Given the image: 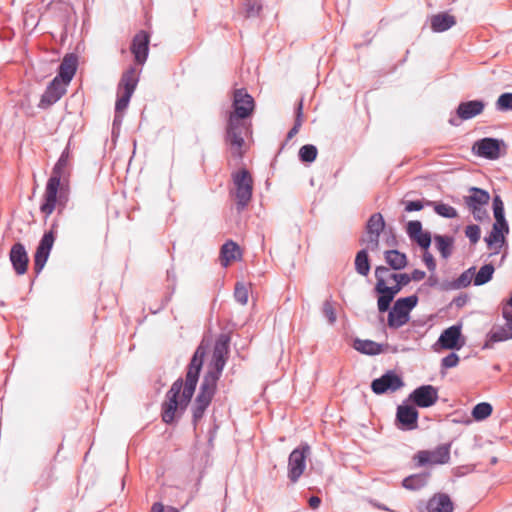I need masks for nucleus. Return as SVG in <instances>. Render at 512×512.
Wrapping results in <instances>:
<instances>
[{
  "instance_id": "nucleus-39",
  "label": "nucleus",
  "mask_w": 512,
  "mask_h": 512,
  "mask_svg": "<svg viewBox=\"0 0 512 512\" xmlns=\"http://www.w3.org/2000/svg\"><path fill=\"white\" fill-rule=\"evenodd\" d=\"M475 274V267H471L464 271L452 284V288L459 289L467 287Z\"/></svg>"
},
{
  "instance_id": "nucleus-63",
  "label": "nucleus",
  "mask_w": 512,
  "mask_h": 512,
  "mask_svg": "<svg viewBox=\"0 0 512 512\" xmlns=\"http://www.w3.org/2000/svg\"><path fill=\"white\" fill-rule=\"evenodd\" d=\"M377 507L384 511H390V509L388 507H386L385 505H378Z\"/></svg>"
},
{
  "instance_id": "nucleus-27",
  "label": "nucleus",
  "mask_w": 512,
  "mask_h": 512,
  "mask_svg": "<svg viewBox=\"0 0 512 512\" xmlns=\"http://www.w3.org/2000/svg\"><path fill=\"white\" fill-rule=\"evenodd\" d=\"M471 193L469 196L464 197V202L467 207L472 206H486L490 200V195L486 190L471 187L469 189Z\"/></svg>"
},
{
  "instance_id": "nucleus-40",
  "label": "nucleus",
  "mask_w": 512,
  "mask_h": 512,
  "mask_svg": "<svg viewBox=\"0 0 512 512\" xmlns=\"http://www.w3.org/2000/svg\"><path fill=\"white\" fill-rule=\"evenodd\" d=\"M303 123V100H300L296 107V118L293 127L287 134L288 139H292L299 131Z\"/></svg>"
},
{
  "instance_id": "nucleus-10",
  "label": "nucleus",
  "mask_w": 512,
  "mask_h": 512,
  "mask_svg": "<svg viewBox=\"0 0 512 512\" xmlns=\"http://www.w3.org/2000/svg\"><path fill=\"white\" fill-rule=\"evenodd\" d=\"M438 398V389L436 387L432 385H422L409 394L408 400L420 408H428L433 406Z\"/></svg>"
},
{
  "instance_id": "nucleus-9",
  "label": "nucleus",
  "mask_w": 512,
  "mask_h": 512,
  "mask_svg": "<svg viewBox=\"0 0 512 512\" xmlns=\"http://www.w3.org/2000/svg\"><path fill=\"white\" fill-rule=\"evenodd\" d=\"M385 228V221L380 213H374L370 216L366 225V236L361 239V244L367 245L370 251H376L379 248V237Z\"/></svg>"
},
{
  "instance_id": "nucleus-2",
  "label": "nucleus",
  "mask_w": 512,
  "mask_h": 512,
  "mask_svg": "<svg viewBox=\"0 0 512 512\" xmlns=\"http://www.w3.org/2000/svg\"><path fill=\"white\" fill-rule=\"evenodd\" d=\"M234 111L230 113L226 129V141L235 156H242L244 144L243 132L246 130L244 119L254 109V99L244 89H236L233 97Z\"/></svg>"
},
{
  "instance_id": "nucleus-15",
  "label": "nucleus",
  "mask_w": 512,
  "mask_h": 512,
  "mask_svg": "<svg viewBox=\"0 0 512 512\" xmlns=\"http://www.w3.org/2000/svg\"><path fill=\"white\" fill-rule=\"evenodd\" d=\"M419 413L412 405L402 404L397 407L396 422L398 427L404 431H411L418 428Z\"/></svg>"
},
{
  "instance_id": "nucleus-46",
  "label": "nucleus",
  "mask_w": 512,
  "mask_h": 512,
  "mask_svg": "<svg viewBox=\"0 0 512 512\" xmlns=\"http://www.w3.org/2000/svg\"><path fill=\"white\" fill-rule=\"evenodd\" d=\"M411 240L416 242L421 248L427 250L431 245V234L427 231H422Z\"/></svg>"
},
{
  "instance_id": "nucleus-26",
  "label": "nucleus",
  "mask_w": 512,
  "mask_h": 512,
  "mask_svg": "<svg viewBox=\"0 0 512 512\" xmlns=\"http://www.w3.org/2000/svg\"><path fill=\"white\" fill-rule=\"evenodd\" d=\"M138 80L139 79H138L136 69L133 67H130L123 73V75L121 77L120 83L118 85L119 92L123 91L126 93L133 94L136 89V86L138 84Z\"/></svg>"
},
{
  "instance_id": "nucleus-44",
  "label": "nucleus",
  "mask_w": 512,
  "mask_h": 512,
  "mask_svg": "<svg viewBox=\"0 0 512 512\" xmlns=\"http://www.w3.org/2000/svg\"><path fill=\"white\" fill-rule=\"evenodd\" d=\"M235 300L241 305L248 302V288L243 283H237L234 290Z\"/></svg>"
},
{
  "instance_id": "nucleus-6",
  "label": "nucleus",
  "mask_w": 512,
  "mask_h": 512,
  "mask_svg": "<svg viewBox=\"0 0 512 512\" xmlns=\"http://www.w3.org/2000/svg\"><path fill=\"white\" fill-rule=\"evenodd\" d=\"M217 384L208 380H202L199 392L192 405V420L196 425L204 416L206 409L211 404L215 395Z\"/></svg>"
},
{
  "instance_id": "nucleus-30",
  "label": "nucleus",
  "mask_w": 512,
  "mask_h": 512,
  "mask_svg": "<svg viewBox=\"0 0 512 512\" xmlns=\"http://www.w3.org/2000/svg\"><path fill=\"white\" fill-rule=\"evenodd\" d=\"M492 342H502L512 339V322L506 321L502 326H495L488 334Z\"/></svg>"
},
{
  "instance_id": "nucleus-25",
  "label": "nucleus",
  "mask_w": 512,
  "mask_h": 512,
  "mask_svg": "<svg viewBox=\"0 0 512 512\" xmlns=\"http://www.w3.org/2000/svg\"><path fill=\"white\" fill-rule=\"evenodd\" d=\"M455 24V17L448 13H439L431 18V29L437 33L447 31Z\"/></svg>"
},
{
  "instance_id": "nucleus-41",
  "label": "nucleus",
  "mask_w": 512,
  "mask_h": 512,
  "mask_svg": "<svg viewBox=\"0 0 512 512\" xmlns=\"http://www.w3.org/2000/svg\"><path fill=\"white\" fill-rule=\"evenodd\" d=\"M495 109L500 112L512 111V93L501 94L495 102Z\"/></svg>"
},
{
  "instance_id": "nucleus-24",
  "label": "nucleus",
  "mask_w": 512,
  "mask_h": 512,
  "mask_svg": "<svg viewBox=\"0 0 512 512\" xmlns=\"http://www.w3.org/2000/svg\"><path fill=\"white\" fill-rule=\"evenodd\" d=\"M374 291L379 294L378 300H377V306L379 312H386L391 302L394 300V296L391 293L387 292L386 289V282L382 279H379V282H376Z\"/></svg>"
},
{
  "instance_id": "nucleus-1",
  "label": "nucleus",
  "mask_w": 512,
  "mask_h": 512,
  "mask_svg": "<svg viewBox=\"0 0 512 512\" xmlns=\"http://www.w3.org/2000/svg\"><path fill=\"white\" fill-rule=\"evenodd\" d=\"M207 349L208 344L202 341L188 365L185 382L182 378H178L167 391L166 399L162 403L161 412L164 423H173L177 418V414L183 413L191 402Z\"/></svg>"
},
{
  "instance_id": "nucleus-60",
  "label": "nucleus",
  "mask_w": 512,
  "mask_h": 512,
  "mask_svg": "<svg viewBox=\"0 0 512 512\" xmlns=\"http://www.w3.org/2000/svg\"><path fill=\"white\" fill-rule=\"evenodd\" d=\"M386 289L387 292L391 293L394 297L402 290V288L397 283H395L393 286L386 285Z\"/></svg>"
},
{
  "instance_id": "nucleus-5",
  "label": "nucleus",
  "mask_w": 512,
  "mask_h": 512,
  "mask_svg": "<svg viewBox=\"0 0 512 512\" xmlns=\"http://www.w3.org/2000/svg\"><path fill=\"white\" fill-rule=\"evenodd\" d=\"M417 295L399 298L388 313V326L398 329L410 320V312L417 305Z\"/></svg>"
},
{
  "instance_id": "nucleus-12",
  "label": "nucleus",
  "mask_w": 512,
  "mask_h": 512,
  "mask_svg": "<svg viewBox=\"0 0 512 512\" xmlns=\"http://www.w3.org/2000/svg\"><path fill=\"white\" fill-rule=\"evenodd\" d=\"M404 386V382L395 372L388 371L380 378L372 381L371 389L375 394L395 392Z\"/></svg>"
},
{
  "instance_id": "nucleus-35",
  "label": "nucleus",
  "mask_w": 512,
  "mask_h": 512,
  "mask_svg": "<svg viewBox=\"0 0 512 512\" xmlns=\"http://www.w3.org/2000/svg\"><path fill=\"white\" fill-rule=\"evenodd\" d=\"M494 271L495 269L492 264L483 265L479 271L474 274V285L481 286L489 282L492 279Z\"/></svg>"
},
{
  "instance_id": "nucleus-11",
  "label": "nucleus",
  "mask_w": 512,
  "mask_h": 512,
  "mask_svg": "<svg viewBox=\"0 0 512 512\" xmlns=\"http://www.w3.org/2000/svg\"><path fill=\"white\" fill-rule=\"evenodd\" d=\"M54 242L55 234L53 230L46 232L41 238L34 255V269L36 274H39L44 268Z\"/></svg>"
},
{
  "instance_id": "nucleus-16",
  "label": "nucleus",
  "mask_w": 512,
  "mask_h": 512,
  "mask_svg": "<svg viewBox=\"0 0 512 512\" xmlns=\"http://www.w3.org/2000/svg\"><path fill=\"white\" fill-rule=\"evenodd\" d=\"M65 92L66 85L59 80V77H55L43 93L40 99L39 107L42 109L50 107L56 103L64 95Z\"/></svg>"
},
{
  "instance_id": "nucleus-50",
  "label": "nucleus",
  "mask_w": 512,
  "mask_h": 512,
  "mask_svg": "<svg viewBox=\"0 0 512 512\" xmlns=\"http://www.w3.org/2000/svg\"><path fill=\"white\" fill-rule=\"evenodd\" d=\"M458 362H459L458 355L456 353L452 352V353L448 354L447 356H445L441 360V366L446 369L453 368L458 365Z\"/></svg>"
},
{
  "instance_id": "nucleus-42",
  "label": "nucleus",
  "mask_w": 512,
  "mask_h": 512,
  "mask_svg": "<svg viewBox=\"0 0 512 512\" xmlns=\"http://www.w3.org/2000/svg\"><path fill=\"white\" fill-rule=\"evenodd\" d=\"M244 10H245V16L247 18L257 17L259 16L262 5L260 2L256 0H245L244 1Z\"/></svg>"
},
{
  "instance_id": "nucleus-23",
  "label": "nucleus",
  "mask_w": 512,
  "mask_h": 512,
  "mask_svg": "<svg viewBox=\"0 0 512 512\" xmlns=\"http://www.w3.org/2000/svg\"><path fill=\"white\" fill-rule=\"evenodd\" d=\"M428 512H452L453 503L447 494L434 495L427 504Z\"/></svg>"
},
{
  "instance_id": "nucleus-45",
  "label": "nucleus",
  "mask_w": 512,
  "mask_h": 512,
  "mask_svg": "<svg viewBox=\"0 0 512 512\" xmlns=\"http://www.w3.org/2000/svg\"><path fill=\"white\" fill-rule=\"evenodd\" d=\"M132 95L133 94L126 93L123 91L119 92L118 98H117L116 104H115V112L116 113H121L128 107Z\"/></svg>"
},
{
  "instance_id": "nucleus-48",
  "label": "nucleus",
  "mask_w": 512,
  "mask_h": 512,
  "mask_svg": "<svg viewBox=\"0 0 512 512\" xmlns=\"http://www.w3.org/2000/svg\"><path fill=\"white\" fill-rule=\"evenodd\" d=\"M407 234L410 239L420 234L422 230V223L418 220L409 221L407 224Z\"/></svg>"
},
{
  "instance_id": "nucleus-61",
  "label": "nucleus",
  "mask_w": 512,
  "mask_h": 512,
  "mask_svg": "<svg viewBox=\"0 0 512 512\" xmlns=\"http://www.w3.org/2000/svg\"><path fill=\"white\" fill-rule=\"evenodd\" d=\"M121 123H122V115L120 113L115 112L113 128H115L116 126H120Z\"/></svg>"
},
{
  "instance_id": "nucleus-7",
  "label": "nucleus",
  "mask_w": 512,
  "mask_h": 512,
  "mask_svg": "<svg viewBox=\"0 0 512 512\" xmlns=\"http://www.w3.org/2000/svg\"><path fill=\"white\" fill-rule=\"evenodd\" d=\"M233 183L236 188L235 196L237 199V208L244 209L252 198L253 180L246 169H242L232 175Z\"/></svg>"
},
{
  "instance_id": "nucleus-57",
  "label": "nucleus",
  "mask_w": 512,
  "mask_h": 512,
  "mask_svg": "<svg viewBox=\"0 0 512 512\" xmlns=\"http://www.w3.org/2000/svg\"><path fill=\"white\" fill-rule=\"evenodd\" d=\"M426 273L422 270L415 269L412 271V273L409 275L411 278V281H421L425 278Z\"/></svg>"
},
{
  "instance_id": "nucleus-28",
  "label": "nucleus",
  "mask_w": 512,
  "mask_h": 512,
  "mask_svg": "<svg viewBox=\"0 0 512 512\" xmlns=\"http://www.w3.org/2000/svg\"><path fill=\"white\" fill-rule=\"evenodd\" d=\"M386 263L394 270H401L407 266V256L398 250H387L384 252Z\"/></svg>"
},
{
  "instance_id": "nucleus-38",
  "label": "nucleus",
  "mask_w": 512,
  "mask_h": 512,
  "mask_svg": "<svg viewBox=\"0 0 512 512\" xmlns=\"http://www.w3.org/2000/svg\"><path fill=\"white\" fill-rule=\"evenodd\" d=\"M318 154L316 146L312 144H306L299 150V158L302 162L311 163L313 162Z\"/></svg>"
},
{
  "instance_id": "nucleus-18",
  "label": "nucleus",
  "mask_w": 512,
  "mask_h": 512,
  "mask_svg": "<svg viewBox=\"0 0 512 512\" xmlns=\"http://www.w3.org/2000/svg\"><path fill=\"white\" fill-rule=\"evenodd\" d=\"M9 258L13 269L18 275H23L26 273L29 258L26 248L22 243L18 242L12 246Z\"/></svg>"
},
{
  "instance_id": "nucleus-29",
  "label": "nucleus",
  "mask_w": 512,
  "mask_h": 512,
  "mask_svg": "<svg viewBox=\"0 0 512 512\" xmlns=\"http://www.w3.org/2000/svg\"><path fill=\"white\" fill-rule=\"evenodd\" d=\"M353 347L366 355H378L383 352V345L372 340L355 339Z\"/></svg>"
},
{
  "instance_id": "nucleus-43",
  "label": "nucleus",
  "mask_w": 512,
  "mask_h": 512,
  "mask_svg": "<svg viewBox=\"0 0 512 512\" xmlns=\"http://www.w3.org/2000/svg\"><path fill=\"white\" fill-rule=\"evenodd\" d=\"M435 212L445 218H456L458 213L456 209L448 204L439 203L434 206Z\"/></svg>"
},
{
  "instance_id": "nucleus-31",
  "label": "nucleus",
  "mask_w": 512,
  "mask_h": 512,
  "mask_svg": "<svg viewBox=\"0 0 512 512\" xmlns=\"http://www.w3.org/2000/svg\"><path fill=\"white\" fill-rule=\"evenodd\" d=\"M434 242L443 259H447L451 256L454 244L453 237L447 235H435Z\"/></svg>"
},
{
  "instance_id": "nucleus-8",
  "label": "nucleus",
  "mask_w": 512,
  "mask_h": 512,
  "mask_svg": "<svg viewBox=\"0 0 512 512\" xmlns=\"http://www.w3.org/2000/svg\"><path fill=\"white\" fill-rule=\"evenodd\" d=\"M310 454V446L302 444L295 448L288 458V478L296 483L306 468V458Z\"/></svg>"
},
{
  "instance_id": "nucleus-4",
  "label": "nucleus",
  "mask_w": 512,
  "mask_h": 512,
  "mask_svg": "<svg viewBox=\"0 0 512 512\" xmlns=\"http://www.w3.org/2000/svg\"><path fill=\"white\" fill-rule=\"evenodd\" d=\"M229 351L230 336L226 333H221L215 341L212 359L209 364V370L204 375V380H208L217 384L226 365Z\"/></svg>"
},
{
  "instance_id": "nucleus-55",
  "label": "nucleus",
  "mask_w": 512,
  "mask_h": 512,
  "mask_svg": "<svg viewBox=\"0 0 512 512\" xmlns=\"http://www.w3.org/2000/svg\"><path fill=\"white\" fill-rule=\"evenodd\" d=\"M389 269L385 266H377L375 269V278L376 282H379V279H382L386 282V276L389 277Z\"/></svg>"
},
{
  "instance_id": "nucleus-33",
  "label": "nucleus",
  "mask_w": 512,
  "mask_h": 512,
  "mask_svg": "<svg viewBox=\"0 0 512 512\" xmlns=\"http://www.w3.org/2000/svg\"><path fill=\"white\" fill-rule=\"evenodd\" d=\"M428 478V473L410 475L404 478L402 485L408 490H418L426 485Z\"/></svg>"
},
{
  "instance_id": "nucleus-53",
  "label": "nucleus",
  "mask_w": 512,
  "mask_h": 512,
  "mask_svg": "<svg viewBox=\"0 0 512 512\" xmlns=\"http://www.w3.org/2000/svg\"><path fill=\"white\" fill-rule=\"evenodd\" d=\"M403 203L405 204V211L406 212L420 211L424 207L422 201H420V200L405 201Z\"/></svg>"
},
{
  "instance_id": "nucleus-13",
  "label": "nucleus",
  "mask_w": 512,
  "mask_h": 512,
  "mask_svg": "<svg viewBox=\"0 0 512 512\" xmlns=\"http://www.w3.org/2000/svg\"><path fill=\"white\" fill-rule=\"evenodd\" d=\"M415 459L418 466L446 464L450 460V445H440L432 451H420Z\"/></svg>"
},
{
  "instance_id": "nucleus-36",
  "label": "nucleus",
  "mask_w": 512,
  "mask_h": 512,
  "mask_svg": "<svg viewBox=\"0 0 512 512\" xmlns=\"http://www.w3.org/2000/svg\"><path fill=\"white\" fill-rule=\"evenodd\" d=\"M493 213L495 222L499 225H508L505 219L504 203L499 195L493 197Z\"/></svg>"
},
{
  "instance_id": "nucleus-32",
  "label": "nucleus",
  "mask_w": 512,
  "mask_h": 512,
  "mask_svg": "<svg viewBox=\"0 0 512 512\" xmlns=\"http://www.w3.org/2000/svg\"><path fill=\"white\" fill-rule=\"evenodd\" d=\"M240 257V248L233 241H227L221 248V261L223 266H228L231 261Z\"/></svg>"
},
{
  "instance_id": "nucleus-22",
  "label": "nucleus",
  "mask_w": 512,
  "mask_h": 512,
  "mask_svg": "<svg viewBox=\"0 0 512 512\" xmlns=\"http://www.w3.org/2000/svg\"><path fill=\"white\" fill-rule=\"evenodd\" d=\"M508 233V225H499L498 223H494L491 232L484 240L490 249L493 247L501 248L502 244L505 242V235Z\"/></svg>"
},
{
  "instance_id": "nucleus-17",
  "label": "nucleus",
  "mask_w": 512,
  "mask_h": 512,
  "mask_svg": "<svg viewBox=\"0 0 512 512\" xmlns=\"http://www.w3.org/2000/svg\"><path fill=\"white\" fill-rule=\"evenodd\" d=\"M149 41V35L143 30L138 32L132 40L130 49L134 55L136 63L140 65H143L147 60L149 53Z\"/></svg>"
},
{
  "instance_id": "nucleus-34",
  "label": "nucleus",
  "mask_w": 512,
  "mask_h": 512,
  "mask_svg": "<svg viewBox=\"0 0 512 512\" xmlns=\"http://www.w3.org/2000/svg\"><path fill=\"white\" fill-rule=\"evenodd\" d=\"M370 249L364 248L360 250L355 257V270L362 276H367L370 271V262L368 258V251Z\"/></svg>"
},
{
  "instance_id": "nucleus-37",
  "label": "nucleus",
  "mask_w": 512,
  "mask_h": 512,
  "mask_svg": "<svg viewBox=\"0 0 512 512\" xmlns=\"http://www.w3.org/2000/svg\"><path fill=\"white\" fill-rule=\"evenodd\" d=\"M492 413V406L487 402H481L474 406L472 416L475 420H484Z\"/></svg>"
},
{
  "instance_id": "nucleus-47",
  "label": "nucleus",
  "mask_w": 512,
  "mask_h": 512,
  "mask_svg": "<svg viewBox=\"0 0 512 512\" xmlns=\"http://www.w3.org/2000/svg\"><path fill=\"white\" fill-rule=\"evenodd\" d=\"M465 235L469 238L472 244H475L479 241L481 231L478 225H468L465 229Z\"/></svg>"
},
{
  "instance_id": "nucleus-64",
  "label": "nucleus",
  "mask_w": 512,
  "mask_h": 512,
  "mask_svg": "<svg viewBox=\"0 0 512 512\" xmlns=\"http://www.w3.org/2000/svg\"><path fill=\"white\" fill-rule=\"evenodd\" d=\"M449 123L451 125H457V123L455 122V120L453 118L449 119Z\"/></svg>"
},
{
  "instance_id": "nucleus-49",
  "label": "nucleus",
  "mask_w": 512,
  "mask_h": 512,
  "mask_svg": "<svg viewBox=\"0 0 512 512\" xmlns=\"http://www.w3.org/2000/svg\"><path fill=\"white\" fill-rule=\"evenodd\" d=\"M389 279L394 280L401 288L411 282L409 274L406 273H391L389 274Z\"/></svg>"
},
{
  "instance_id": "nucleus-62",
  "label": "nucleus",
  "mask_w": 512,
  "mask_h": 512,
  "mask_svg": "<svg viewBox=\"0 0 512 512\" xmlns=\"http://www.w3.org/2000/svg\"><path fill=\"white\" fill-rule=\"evenodd\" d=\"M437 283H438V280L434 275L429 276V278L427 279V284L431 287L435 286Z\"/></svg>"
},
{
  "instance_id": "nucleus-19",
  "label": "nucleus",
  "mask_w": 512,
  "mask_h": 512,
  "mask_svg": "<svg viewBox=\"0 0 512 512\" xmlns=\"http://www.w3.org/2000/svg\"><path fill=\"white\" fill-rule=\"evenodd\" d=\"M461 337V327L459 325H453L445 329L439 339L438 343L444 349H460L463 343H459Z\"/></svg>"
},
{
  "instance_id": "nucleus-54",
  "label": "nucleus",
  "mask_w": 512,
  "mask_h": 512,
  "mask_svg": "<svg viewBox=\"0 0 512 512\" xmlns=\"http://www.w3.org/2000/svg\"><path fill=\"white\" fill-rule=\"evenodd\" d=\"M423 261L429 271L434 272L436 270V262L433 255L430 252L426 251L423 254Z\"/></svg>"
},
{
  "instance_id": "nucleus-52",
  "label": "nucleus",
  "mask_w": 512,
  "mask_h": 512,
  "mask_svg": "<svg viewBox=\"0 0 512 512\" xmlns=\"http://www.w3.org/2000/svg\"><path fill=\"white\" fill-rule=\"evenodd\" d=\"M323 314L328 319L330 324L335 323V321H336L335 310L329 301H325L323 304Z\"/></svg>"
},
{
  "instance_id": "nucleus-20",
  "label": "nucleus",
  "mask_w": 512,
  "mask_h": 512,
  "mask_svg": "<svg viewBox=\"0 0 512 512\" xmlns=\"http://www.w3.org/2000/svg\"><path fill=\"white\" fill-rule=\"evenodd\" d=\"M485 106L486 104L482 100L461 102L457 107L456 114L461 120H469L480 115Z\"/></svg>"
},
{
  "instance_id": "nucleus-51",
  "label": "nucleus",
  "mask_w": 512,
  "mask_h": 512,
  "mask_svg": "<svg viewBox=\"0 0 512 512\" xmlns=\"http://www.w3.org/2000/svg\"><path fill=\"white\" fill-rule=\"evenodd\" d=\"M468 208L471 211L475 220L483 221L488 218V213L487 210L485 209V206H472Z\"/></svg>"
},
{
  "instance_id": "nucleus-14",
  "label": "nucleus",
  "mask_w": 512,
  "mask_h": 512,
  "mask_svg": "<svg viewBox=\"0 0 512 512\" xmlns=\"http://www.w3.org/2000/svg\"><path fill=\"white\" fill-rule=\"evenodd\" d=\"M503 141L495 138H483L473 144L474 154L490 160H496L500 157V146Z\"/></svg>"
},
{
  "instance_id": "nucleus-58",
  "label": "nucleus",
  "mask_w": 512,
  "mask_h": 512,
  "mask_svg": "<svg viewBox=\"0 0 512 512\" xmlns=\"http://www.w3.org/2000/svg\"><path fill=\"white\" fill-rule=\"evenodd\" d=\"M468 301V296L467 295H462V296H458L456 297L454 300H453V303L457 306V307H462L464 306Z\"/></svg>"
},
{
  "instance_id": "nucleus-56",
  "label": "nucleus",
  "mask_w": 512,
  "mask_h": 512,
  "mask_svg": "<svg viewBox=\"0 0 512 512\" xmlns=\"http://www.w3.org/2000/svg\"><path fill=\"white\" fill-rule=\"evenodd\" d=\"M151 512H178V510L171 506L165 507L163 504L157 502L153 504Z\"/></svg>"
},
{
  "instance_id": "nucleus-59",
  "label": "nucleus",
  "mask_w": 512,
  "mask_h": 512,
  "mask_svg": "<svg viewBox=\"0 0 512 512\" xmlns=\"http://www.w3.org/2000/svg\"><path fill=\"white\" fill-rule=\"evenodd\" d=\"M321 504V499L317 496H312L310 497L309 499V506L312 508V509H317Z\"/></svg>"
},
{
  "instance_id": "nucleus-21",
  "label": "nucleus",
  "mask_w": 512,
  "mask_h": 512,
  "mask_svg": "<svg viewBox=\"0 0 512 512\" xmlns=\"http://www.w3.org/2000/svg\"><path fill=\"white\" fill-rule=\"evenodd\" d=\"M77 65H78L77 55L67 54L63 58L60 66H59V73L56 77H59V80L67 86L76 73Z\"/></svg>"
},
{
  "instance_id": "nucleus-3",
  "label": "nucleus",
  "mask_w": 512,
  "mask_h": 512,
  "mask_svg": "<svg viewBox=\"0 0 512 512\" xmlns=\"http://www.w3.org/2000/svg\"><path fill=\"white\" fill-rule=\"evenodd\" d=\"M70 159V150L66 147L52 169L45 188L44 202L40 206V211L46 217L51 215L56 207L58 191L60 190V194H62L63 187L68 183L71 171ZM61 197L62 195L59 198L61 199Z\"/></svg>"
}]
</instances>
